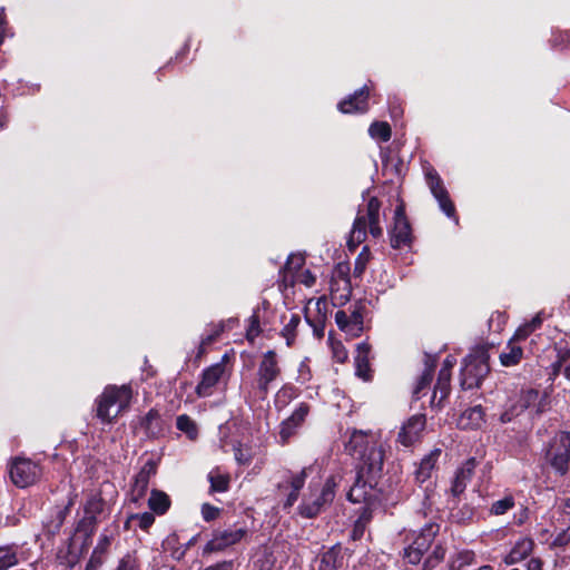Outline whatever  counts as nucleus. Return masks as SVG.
I'll return each mask as SVG.
<instances>
[{"mask_svg": "<svg viewBox=\"0 0 570 570\" xmlns=\"http://www.w3.org/2000/svg\"><path fill=\"white\" fill-rule=\"evenodd\" d=\"M347 449L361 460L355 482L347 492V500L370 504L375 499L374 485L384 464V444L376 433L354 431Z\"/></svg>", "mask_w": 570, "mask_h": 570, "instance_id": "1", "label": "nucleus"}, {"mask_svg": "<svg viewBox=\"0 0 570 570\" xmlns=\"http://www.w3.org/2000/svg\"><path fill=\"white\" fill-rule=\"evenodd\" d=\"M514 507V499L512 495H507L503 499L494 501L491 505L490 512L494 515H502Z\"/></svg>", "mask_w": 570, "mask_h": 570, "instance_id": "42", "label": "nucleus"}, {"mask_svg": "<svg viewBox=\"0 0 570 570\" xmlns=\"http://www.w3.org/2000/svg\"><path fill=\"white\" fill-rule=\"evenodd\" d=\"M368 353L370 346L366 343L357 345V355L355 357L356 374L363 379H367L366 371L368 370Z\"/></svg>", "mask_w": 570, "mask_h": 570, "instance_id": "34", "label": "nucleus"}, {"mask_svg": "<svg viewBox=\"0 0 570 570\" xmlns=\"http://www.w3.org/2000/svg\"><path fill=\"white\" fill-rule=\"evenodd\" d=\"M391 246L393 248H401L409 245L411 242V227L405 217L404 208L402 205L395 208L394 226L390 233Z\"/></svg>", "mask_w": 570, "mask_h": 570, "instance_id": "14", "label": "nucleus"}, {"mask_svg": "<svg viewBox=\"0 0 570 570\" xmlns=\"http://www.w3.org/2000/svg\"><path fill=\"white\" fill-rule=\"evenodd\" d=\"M275 563L274 553L265 549L254 561L253 570H274Z\"/></svg>", "mask_w": 570, "mask_h": 570, "instance_id": "38", "label": "nucleus"}, {"mask_svg": "<svg viewBox=\"0 0 570 570\" xmlns=\"http://www.w3.org/2000/svg\"><path fill=\"white\" fill-rule=\"evenodd\" d=\"M246 530L243 528L215 531L212 539L206 543L204 552H218L242 541Z\"/></svg>", "mask_w": 570, "mask_h": 570, "instance_id": "11", "label": "nucleus"}, {"mask_svg": "<svg viewBox=\"0 0 570 570\" xmlns=\"http://www.w3.org/2000/svg\"><path fill=\"white\" fill-rule=\"evenodd\" d=\"M132 391L129 385H110L97 400V416L104 423H111L129 407Z\"/></svg>", "mask_w": 570, "mask_h": 570, "instance_id": "2", "label": "nucleus"}, {"mask_svg": "<svg viewBox=\"0 0 570 570\" xmlns=\"http://www.w3.org/2000/svg\"><path fill=\"white\" fill-rule=\"evenodd\" d=\"M130 520H137L139 528L147 530L155 522V517L151 512H144L131 515Z\"/></svg>", "mask_w": 570, "mask_h": 570, "instance_id": "49", "label": "nucleus"}, {"mask_svg": "<svg viewBox=\"0 0 570 570\" xmlns=\"http://www.w3.org/2000/svg\"><path fill=\"white\" fill-rule=\"evenodd\" d=\"M219 512H220L219 508L212 505L209 503H204L202 505V517L207 522L217 519V517L219 515Z\"/></svg>", "mask_w": 570, "mask_h": 570, "instance_id": "50", "label": "nucleus"}, {"mask_svg": "<svg viewBox=\"0 0 570 570\" xmlns=\"http://www.w3.org/2000/svg\"><path fill=\"white\" fill-rule=\"evenodd\" d=\"M105 508V501L97 494L89 497L85 504V517L78 524L77 530L85 532L87 537H90L98 521V515L102 513Z\"/></svg>", "mask_w": 570, "mask_h": 570, "instance_id": "13", "label": "nucleus"}, {"mask_svg": "<svg viewBox=\"0 0 570 570\" xmlns=\"http://www.w3.org/2000/svg\"><path fill=\"white\" fill-rule=\"evenodd\" d=\"M450 381H451V372H448L446 368H441L439 372L438 381L435 384V391H440L441 399L445 397L450 391Z\"/></svg>", "mask_w": 570, "mask_h": 570, "instance_id": "43", "label": "nucleus"}, {"mask_svg": "<svg viewBox=\"0 0 570 570\" xmlns=\"http://www.w3.org/2000/svg\"><path fill=\"white\" fill-rule=\"evenodd\" d=\"M343 562L341 546H333L326 550L318 560V570H337Z\"/></svg>", "mask_w": 570, "mask_h": 570, "instance_id": "22", "label": "nucleus"}, {"mask_svg": "<svg viewBox=\"0 0 570 570\" xmlns=\"http://www.w3.org/2000/svg\"><path fill=\"white\" fill-rule=\"evenodd\" d=\"M440 562V558H428L423 564L422 570H432Z\"/></svg>", "mask_w": 570, "mask_h": 570, "instance_id": "62", "label": "nucleus"}, {"mask_svg": "<svg viewBox=\"0 0 570 570\" xmlns=\"http://www.w3.org/2000/svg\"><path fill=\"white\" fill-rule=\"evenodd\" d=\"M226 358L227 355H224L222 362L215 363L203 371L202 380L196 386V394L199 397H207L213 394L214 386L220 381V379L225 374Z\"/></svg>", "mask_w": 570, "mask_h": 570, "instance_id": "12", "label": "nucleus"}, {"mask_svg": "<svg viewBox=\"0 0 570 570\" xmlns=\"http://www.w3.org/2000/svg\"><path fill=\"white\" fill-rule=\"evenodd\" d=\"M282 368L275 351L269 350L262 355L258 363L255 385L253 386L254 396L258 400H266L271 387L281 377Z\"/></svg>", "mask_w": 570, "mask_h": 570, "instance_id": "5", "label": "nucleus"}, {"mask_svg": "<svg viewBox=\"0 0 570 570\" xmlns=\"http://www.w3.org/2000/svg\"><path fill=\"white\" fill-rule=\"evenodd\" d=\"M455 358L453 356H448L444 361H443V365L441 368H446L448 372H451L452 367L455 365Z\"/></svg>", "mask_w": 570, "mask_h": 570, "instance_id": "63", "label": "nucleus"}, {"mask_svg": "<svg viewBox=\"0 0 570 570\" xmlns=\"http://www.w3.org/2000/svg\"><path fill=\"white\" fill-rule=\"evenodd\" d=\"M440 454V450H434L421 460L419 468L415 471L416 481L423 483L431 476V472L433 471Z\"/></svg>", "mask_w": 570, "mask_h": 570, "instance_id": "26", "label": "nucleus"}, {"mask_svg": "<svg viewBox=\"0 0 570 570\" xmlns=\"http://www.w3.org/2000/svg\"><path fill=\"white\" fill-rule=\"evenodd\" d=\"M517 342H520V340H514V336H512L500 354V362L503 366H514L522 360L523 350Z\"/></svg>", "mask_w": 570, "mask_h": 570, "instance_id": "23", "label": "nucleus"}, {"mask_svg": "<svg viewBox=\"0 0 570 570\" xmlns=\"http://www.w3.org/2000/svg\"><path fill=\"white\" fill-rule=\"evenodd\" d=\"M18 554L13 547H0V570H8L18 563Z\"/></svg>", "mask_w": 570, "mask_h": 570, "instance_id": "35", "label": "nucleus"}, {"mask_svg": "<svg viewBox=\"0 0 570 570\" xmlns=\"http://www.w3.org/2000/svg\"><path fill=\"white\" fill-rule=\"evenodd\" d=\"M177 429L188 435L189 439H196L198 430L196 423L186 414L179 415L176 421Z\"/></svg>", "mask_w": 570, "mask_h": 570, "instance_id": "39", "label": "nucleus"}, {"mask_svg": "<svg viewBox=\"0 0 570 570\" xmlns=\"http://www.w3.org/2000/svg\"><path fill=\"white\" fill-rule=\"evenodd\" d=\"M140 425L148 436H157L161 432V419L159 412L155 409L140 420Z\"/></svg>", "mask_w": 570, "mask_h": 570, "instance_id": "28", "label": "nucleus"}, {"mask_svg": "<svg viewBox=\"0 0 570 570\" xmlns=\"http://www.w3.org/2000/svg\"><path fill=\"white\" fill-rule=\"evenodd\" d=\"M233 568H234V562L230 560H225V561L217 562L215 564H210V566L206 567L204 570H233Z\"/></svg>", "mask_w": 570, "mask_h": 570, "instance_id": "57", "label": "nucleus"}, {"mask_svg": "<svg viewBox=\"0 0 570 570\" xmlns=\"http://www.w3.org/2000/svg\"><path fill=\"white\" fill-rule=\"evenodd\" d=\"M333 356L340 363H344L347 358V351L341 343L333 344Z\"/></svg>", "mask_w": 570, "mask_h": 570, "instance_id": "55", "label": "nucleus"}, {"mask_svg": "<svg viewBox=\"0 0 570 570\" xmlns=\"http://www.w3.org/2000/svg\"><path fill=\"white\" fill-rule=\"evenodd\" d=\"M304 263L305 258L302 255L291 254L283 271V282L287 284L288 277L291 276L292 278L293 275H296L298 272H301Z\"/></svg>", "mask_w": 570, "mask_h": 570, "instance_id": "33", "label": "nucleus"}, {"mask_svg": "<svg viewBox=\"0 0 570 570\" xmlns=\"http://www.w3.org/2000/svg\"><path fill=\"white\" fill-rule=\"evenodd\" d=\"M561 511L566 515H570V498L566 499L561 505Z\"/></svg>", "mask_w": 570, "mask_h": 570, "instance_id": "64", "label": "nucleus"}, {"mask_svg": "<svg viewBox=\"0 0 570 570\" xmlns=\"http://www.w3.org/2000/svg\"><path fill=\"white\" fill-rule=\"evenodd\" d=\"M116 570H141V559L137 551L127 552L118 562Z\"/></svg>", "mask_w": 570, "mask_h": 570, "instance_id": "36", "label": "nucleus"}, {"mask_svg": "<svg viewBox=\"0 0 570 570\" xmlns=\"http://www.w3.org/2000/svg\"><path fill=\"white\" fill-rule=\"evenodd\" d=\"M433 377V367H426L420 379L417 380L414 389H413V396L415 399H420L421 394L424 393V391L430 386L431 381Z\"/></svg>", "mask_w": 570, "mask_h": 570, "instance_id": "40", "label": "nucleus"}, {"mask_svg": "<svg viewBox=\"0 0 570 570\" xmlns=\"http://www.w3.org/2000/svg\"><path fill=\"white\" fill-rule=\"evenodd\" d=\"M423 554V552L413 549L411 546L404 549V559H406L409 563L412 564H417L421 561Z\"/></svg>", "mask_w": 570, "mask_h": 570, "instance_id": "51", "label": "nucleus"}, {"mask_svg": "<svg viewBox=\"0 0 570 570\" xmlns=\"http://www.w3.org/2000/svg\"><path fill=\"white\" fill-rule=\"evenodd\" d=\"M295 395V389L292 385H284L282 386L278 392L276 393V400L275 403L282 404L283 406L287 404V402L294 397Z\"/></svg>", "mask_w": 570, "mask_h": 570, "instance_id": "45", "label": "nucleus"}, {"mask_svg": "<svg viewBox=\"0 0 570 570\" xmlns=\"http://www.w3.org/2000/svg\"><path fill=\"white\" fill-rule=\"evenodd\" d=\"M370 89L367 86L362 87L360 90L355 91L354 95L347 97L343 101L338 104V109L343 114H352V112H365L368 109V99Z\"/></svg>", "mask_w": 570, "mask_h": 570, "instance_id": "18", "label": "nucleus"}, {"mask_svg": "<svg viewBox=\"0 0 570 570\" xmlns=\"http://www.w3.org/2000/svg\"><path fill=\"white\" fill-rule=\"evenodd\" d=\"M348 266L340 264L331 282V299L334 305H344L348 302L352 293L348 278Z\"/></svg>", "mask_w": 570, "mask_h": 570, "instance_id": "9", "label": "nucleus"}, {"mask_svg": "<svg viewBox=\"0 0 570 570\" xmlns=\"http://www.w3.org/2000/svg\"><path fill=\"white\" fill-rule=\"evenodd\" d=\"M520 413H522V411H520V407L519 405H513L511 409L504 411L501 415H500V421L502 423H508L510 421H512V419L517 415H519Z\"/></svg>", "mask_w": 570, "mask_h": 570, "instance_id": "56", "label": "nucleus"}, {"mask_svg": "<svg viewBox=\"0 0 570 570\" xmlns=\"http://www.w3.org/2000/svg\"><path fill=\"white\" fill-rule=\"evenodd\" d=\"M533 546L532 539L527 537L520 538L505 557V562L512 564L525 559L531 553Z\"/></svg>", "mask_w": 570, "mask_h": 570, "instance_id": "21", "label": "nucleus"}, {"mask_svg": "<svg viewBox=\"0 0 570 570\" xmlns=\"http://www.w3.org/2000/svg\"><path fill=\"white\" fill-rule=\"evenodd\" d=\"M426 183L430 187L431 193L439 203L441 210L448 217L455 216V207L451 202L448 190L443 187L442 179L434 169H429L425 173Z\"/></svg>", "mask_w": 570, "mask_h": 570, "instance_id": "10", "label": "nucleus"}, {"mask_svg": "<svg viewBox=\"0 0 570 570\" xmlns=\"http://www.w3.org/2000/svg\"><path fill=\"white\" fill-rule=\"evenodd\" d=\"M41 474L39 465L29 459H16L10 466V478L19 488L33 484Z\"/></svg>", "mask_w": 570, "mask_h": 570, "instance_id": "8", "label": "nucleus"}, {"mask_svg": "<svg viewBox=\"0 0 570 570\" xmlns=\"http://www.w3.org/2000/svg\"><path fill=\"white\" fill-rule=\"evenodd\" d=\"M350 317V330L351 332H360L362 331L363 317L358 311H354Z\"/></svg>", "mask_w": 570, "mask_h": 570, "instance_id": "53", "label": "nucleus"}, {"mask_svg": "<svg viewBox=\"0 0 570 570\" xmlns=\"http://www.w3.org/2000/svg\"><path fill=\"white\" fill-rule=\"evenodd\" d=\"M299 324V317L297 315H293L289 322L284 326L282 331V335L286 338L287 346H291L295 338V331Z\"/></svg>", "mask_w": 570, "mask_h": 570, "instance_id": "44", "label": "nucleus"}, {"mask_svg": "<svg viewBox=\"0 0 570 570\" xmlns=\"http://www.w3.org/2000/svg\"><path fill=\"white\" fill-rule=\"evenodd\" d=\"M380 208V200L376 197H371L366 205V213L363 214L362 210L358 212L347 240L350 249H355L365 240L367 227L373 237L376 238L382 235Z\"/></svg>", "mask_w": 570, "mask_h": 570, "instance_id": "4", "label": "nucleus"}, {"mask_svg": "<svg viewBox=\"0 0 570 570\" xmlns=\"http://www.w3.org/2000/svg\"><path fill=\"white\" fill-rule=\"evenodd\" d=\"M315 306H316V309H317V320L316 321H311L309 316L306 315V321L314 327V333L318 336V337H322L323 336V324H324V320L326 317V312H327V301L325 297H320L316 299L315 302Z\"/></svg>", "mask_w": 570, "mask_h": 570, "instance_id": "31", "label": "nucleus"}, {"mask_svg": "<svg viewBox=\"0 0 570 570\" xmlns=\"http://www.w3.org/2000/svg\"><path fill=\"white\" fill-rule=\"evenodd\" d=\"M309 470H311V468H304L301 472H298L296 474H292L289 476L288 483H289V487L292 488V491L287 495V499L285 502L286 508L292 507L297 501L299 491L305 484V480L307 478Z\"/></svg>", "mask_w": 570, "mask_h": 570, "instance_id": "25", "label": "nucleus"}, {"mask_svg": "<svg viewBox=\"0 0 570 570\" xmlns=\"http://www.w3.org/2000/svg\"><path fill=\"white\" fill-rule=\"evenodd\" d=\"M518 405L522 412L529 410L532 416H541L550 410L551 400L547 391L523 389L520 392Z\"/></svg>", "mask_w": 570, "mask_h": 570, "instance_id": "7", "label": "nucleus"}, {"mask_svg": "<svg viewBox=\"0 0 570 570\" xmlns=\"http://www.w3.org/2000/svg\"><path fill=\"white\" fill-rule=\"evenodd\" d=\"M527 570H542V563L539 559L532 558L527 564Z\"/></svg>", "mask_w": 570, "mask_h": 570, "instance_id": "61", "label": "nucleus"}, {"mask_svg": "<svg viewBox=\"0 0 570 570\" xmlns=\"http://www.w3.org/2000/svg\"><path fill=\"white\" fill-rule=\"evenodd\" d=\"M248 322H249V324H248V328L246 332V338L249 342H253L261 333L258 315L256 313H254L249 317Z\"/></svg>", "mask_w": 570, "mask_h": 570, "instance_id": "46", "label": "nucleus"}, {"mask_svg": "<svg viewBox=\"0 0 570 570\" xmlns=\"http://www.w3.org/2000/svg\"><path fill=\"white\" fill-rule=\"evenodd\" d=\"M438 531L439 527L436 524H429L424 527L410 546L413 549L425 553L430 549Z\"/></svg>", "mask_w": 570, "mask_h": 570, "instance_id": "24", "label": "nucleus"}, {"mask_svg": "<svg viewBox=\"0 0 570 570\" xmlns=\"http://www.w3.org/2000/svg\"><path fill=\"white\" fill-rule=\"evenodd\" d=\"M336 487L337 481L334 475L327 478L323 484L309 483L308 493L304 495L298 507L299 514L307 519L317 517L333 502Z\"/></svg>", "mask_w": 570, "mask_h": 570, "instance_id": "3", "label": "nucleus"}, {"mask_svg": "<svg viewBox=\"0 0 570 570\" xmlns=\"http://www.w3.org/2000/svg\"><path fill=\"white\" fill-rule=\"evenodd\" d=\"M104 563V558L101 556H96L91 553V557L86 566L85 570H97Z\"/></svg>", "mask_w": 570, "mask_h": 570, "instance_id": "58", "label": "nucleus"}, {"mask_svg": "<svg viewBox=\"0 0 570 570\" xmlns=\"http://www.w3.org/2000/svg\"><path fill=\"white\" fill-rule=\"evenodd\" d=\"M426 419L424 414H415L411 416L401 428L399 432V441L410 446L420 440L422 432L425 429Z\"/></svg>", "mask_w": 570, "mask_h": 570, "instance_id": "17", "label": "nucleus"}, {"mask_svg": "<svg viewBox=\"0 0 570 570\" xmlns=\"http://www.w3.org/2000/svg\"><path fill=\"white\" fill-rule=\"evenodd\" d=\"M149 509L156 514H164L170 507L169 497L159 490H153L148 499Z\"/></svg>", "mask_w": 570, "mask_h": 570, "instance_id": "29", "label": "nucleus"}, {"mask_svg": "<svg viewBox=\"0 0 570 570\" xmlns=\"http://www.w3.org/2000/svg\"><path fill=\"white\" fill-rule=\"evenodd\" d=\"M488 373V365L485 363H479L476 365L468 364L464 368V379L462 384L469 389L474 385H479L480 379Z\"/></svg>", "mask_w": 570, "mask_h": 570, "instance_id": "27", "label": "nucleus"}, {"mask_svg": "<svg viewBox=\"0 0 570 570\" xmlns=\"http://www.w3.org/2000/svg\"><path fill=\"white\" fill-rule=\"evenodd\" d=\"M308 413L309 405L307 403H301L292 415L281 423L279 439L283 444L287 443L288 440L297 432Z\"/></svg>", "mask_w": 570, "mask_h": 570, "instance_id": "16", "label": "nucleus"}, {"mask_svg": "<svg viewBox=\"0 0 570 570\" xmlns=\"http://www.w3.org/2000/svg\"><path fill=\"white\" fill-rule=\"evenodd\" d=\"M483 410L480 405H475L465 410L458 420V426L463 430L478 429L483 423Z\"/></svg>", "mask_w": 570, "mask_h": 570, "instance_id": "20", "label": "nucleus"}, {"mask_svg": "<svg viewBox=\"0 0 570 570\" xmlns=\"http://www.w3.org/2000/svg\"><path fill=\"white\" fill-rule=\"evenodd\" d=\"M335 322L337 326L346 332H351L350 330V317L344 311H337L335 314Z\"/></svg>", "mask_w": 570, "mask_h": 570, "instance_id": "54", "label": "nucleus"}, {"mask_svg": "<svg viewBox=\"0 0 570 570\" xmlns=\"http://www.w3.org/2000/svg\"><path fill=\"white\" fill-rule=\"evenodd\" d=\"M546 461L561 476L570 469V432L559 431L546 450Z\"/></svg>", "mask_w": 570, "mask_h": 570, "instance_id": "6", "label": "nucleus"}, {"mask_svg": "<svg viewBox=\"0 0 570 570\" xmlns=\"http://www.w3.org/2000/svg\"><path fill=\"white\" fill-rule=\"evenodd\" d=\"M234 458L239 465H249L253 460V450L250 446L238 443L234 446Z\"/></svg>", "mask_w": 570, "mask_h": 570, "instance_id": "41", "label": "nucleus"}, {"mask_svg": "<svg viewBox=\"0 0 570 570\" xmlns=\"http://www.w3.org/2000/svg\"><path fill=\"white\" fill-rule=\"evenodd\" d=\"M365 271V261L358 256L355 261L354 275L361 276Z\"/></svg>", "mask_w": 570, "mask_h": 570, "instance_id": "59", "label": "nucleus"}, {"mask_svg": "<svg viewBox=\"0 0 570 570\" xmlns=\"http://www.w3.org/2000/svg\"><path fill=\"white\" fill-rule=\"evenodd\" d=\"M475 466L476 461L475 459L471 458L466 460L461 468L458 469L451 487V491L454 495H459L465 490L468 482L471 480L474 473Z\"/></svg>", "mask_w": 570, "mask_h": 570, "instance_id": "19", "label": "nucleus"}, {"mask_svg": "<svg viewBox=\"0 0 570 570\" xmlns=\"http://www.w3.org/2000/svg\"><path fill=\"white\" fill-rule=\"evenodd\" d=\"M364 529L363 520H356L353 529V539L360 538L363 534Z\"/></svg>", "mask_w": 570, "mask_h": 570, "instance_id": "60", "label": "nucleus"}, {"mask_svg": "<svg viewBox=\"0 0 570 570\" xmlns=\"http://www.w3.org/2000/svg\"><path fill=\"white\" fill-rule=\"evenodd\" d=\"M368 134L372 138L385 142L391 138V127L385 121H375L370 126Z\"/></svg>", "mask_w": 570, "mask_h": 570, "instance_id": "37", "label": "nucleus"}, {"mask_svg": "<svg viewBox=\"0 0 570 570\" xmlns=\"http://www.w3.org/2000/svg\"><path fill=\"white\" fill-rule=\"evenodd\" d=\"M208 481L210 483V492H226L229 489V475L220 473L218 469L209 472Z\"/></svg>", "mask_w": 570, "mask_h": 570, "instance_id": "32", "label": "nucleus"}, {"mask_svg": "<svg viewBox=\"0 0 570 570\" xmlns=\"http://www.w3.org/2000/svg\"><path fill=\"white\" fill-rule=\"evenodd\" d=\"M542 323H543V313L539 312L535 314V316L531 321H529L518 327V330L515 331V333L513 335L514 340H520V341L527 340L533 332H535L537 330H539L542 326Z\"/></svg>", "mask_w": 570, "mask_h": 570, "instance_id": "30", "label": "nucleus"}, {"mask_svg": "<svg viewBox=\"0 0 570 570\" xmlns=\"http://www.w3.org/2000/svg\"><path fill=\"white\" fill-rule=\"evenodd\" d=\"M157 472V465L153 460H148L136 474L130 490V499L138 503L147 493L150 478Z\"/></svg>", "mask_w": 570, "mask_h": 570, "instance_id": "15", "label": "nucleus"}, {"mask_svg": "<svg viewBox=\"0 0 570 570\" xmlns=\"http://www.w3.org/2000/svg\"><path fill=\"white\" fill-rule=\"evenodd\" d=\"M110 544H111V537L106 533H102V534H100L97 546L95 547L92 553L96 556H101L104 558V556L108 551Z\"/></svg>", "mask_w": 570, "mask_h": 570, "instance_id": "48", "label": "nucleus"}, {"mask_svg": "<svg viewBox=\"0 0 570 570\" xmlns=\"http://www.w3.org/2000/svg\"><path fill=\"white\" fill-rule=\"evenodd\" d=\"M570 542V525L558 532L556 537L553 538L552 544L554 547H564Z\"/></svg>", "mask_w": 570, "mask_h": 570, "instance_id": "52", "label": "nucleus"}, {"mask_svg": "<svg viewBox=\"0 0 570 570\" xmlns=\"http://www.w3.org/2000/svg\"><path fill=\"white\" fill-rule=\"evenodd\" d=\"M315 281H316L315 276L308 269H305V271L298 272L296 275H293L289 283L293 284L294 282H298V283L304 284L307 287H311L315 284Z\"/></svg>", "mask_w": 570, "mask_h": 570, "instance_id": "47", "label": "nucleus"}]
</instances>
